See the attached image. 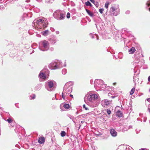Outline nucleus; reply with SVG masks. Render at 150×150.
<instances>
[{"instance_id": "15", "label": "nucleus", "mask_w": 150, "mask_h": 150, "mask_svg": "<svg viewBox=\"0 0 150 150\" xmlns=\"http://www.w3.org/2000/svg\"><path fill=\"white\" fill-rule=\"evenodd\" d=\"M100 87H99V88L101 90H107V89L106 88L107 87H106V85L103 83V84L101 85Z\"/></svg>"}, {"instance_id": "45", "label": "nucleus", "mask_w": 150, "mask_h": 150, "mask_svg": "<svg viewBox=\"0 0 150 150\" xmlns=\"http://www.w3.org/2000/svg\"><path fill=\"white\" fill-rule=\"evenodd\" d=\"M50 29L52 31H54V29L53 28H51Z\"/></svg>"}, {"instance_id": "58", "label": "nucleus", "mask_w": 150, "mask_h": 150, "mask_svg": "<svg viewBox=\"0 0 150 150\" xmlns=\"http://www.w3.org/2000/svg\"><path fill=\"white\" fill-rule=\"evenodd\" d=\"M37 1L41 2L42 1V0H36Z\"/></svg>"}, {"instance_id": "63", "label": "nucleus", "mask_w": 150, "mask_h": 150, "mask_svg": "<svg viewBox=\"0 0 150 150\" xmlns=\"http://www.w3.org/2000/svg\"><path fill=\"white\" fill-rule=\"evenodd\" d=\"M81 125L80 124V125H79V129L80 128V127H81Z\"/></svg>"}, {"instance_id": "7", "label": "nucleus", "mask_w": 150, "mask_h": 150, "mask_svg": "<svg viewBox=\"0 0 150 150\" xmlns=\"http://www.w3.org/2000/svg\"><path fill=\"white\" fill-rule=\"evenodd\" d=\"M55 81L52 80H49L45 83V88L48 91H51L53 90V88L54 86V83Z\"/></svg>"}, {"instance_id": "28", "label": "nucleus", "mask_w": 150, "mask_h": 150, "mask_svg": "<svg viewBox=\"0 0 150 150\" xmlns=\"http://www.w3.org/2000/svg\"><path fill=\"white\" fill-rule=\"evenodd\" d=\"M134 90L135 88H132L131 90L130 91V95H132L134 92Z\"/></svg>"}, {"instance_id": "61", "label": "nucleus", "mask_w": 150, "mask_h": 150, "mask_svg": "<svg viewBox=\"0 0 150 150\" xmlns=\"http://www.w3.org/2000/svg\"><path fill=\"white\" fill-rule=\"evenodd\" d=\"M78 113H79V112H78V111H77V112H76V114H78Z\"/></svg>"}, {"instance_id": "59", "label": "nucleus", "mask_w": 150, "mask_h": 150, "mask_svg": "<svg viewBox=\"0 0 150 150\" xmlns=\"http://www.w3.org/2000/svg\"><path fill=\"white\" fill-rule=\"evenodd\" d=\"M65 63H65V64L64 65V66L65 67H66V64H65Z\"/></svg>"}, {"instance_id": "64", "label": "nucleus", "mask_w": 150, "mask_h": 150, "mask_svg": "<svg viewBox=\"0 0 150 150\" xmlns=\"http://www.w3.org/2000/svg\"><path fill=\"white\" fill-rule=\"evenodd\" d=\"M1 6H0V9H1Z\"/></svg>"}, {"instance_id": "13", "label": "nucleus", "mask_w": 150, "mask_h": 150, "mask_svg": "<svg viewBox=\"0 0 150 150\" xmlns=\"http://www.w3.org/2000/svg\"><path fill=\"white\" fill-rule=\"evenodd\" d=\"M44 70H43L42 71H40L39 75V77L40 78L43 79H45L46 78V75L43 73Z\"/></svg>"}, {"instance_id": "54", "label": "nucleus", "mask_w": 150, "mask_h": 150, "mask_svg": "<svg viewBox=\"0 0 150 150\" xmlns=\"http://www.w3.org/2000/svg\"><path fill=\"white\" fill-rule=\"evenodd\" d=\"M85 122L84 121H81V123H84Z\"/></svg>"}, {"instance_id": "23", "label": "nucleus", "mask_w": 150, "mask_h": 150, "mask_svg": "<svg viewBox=\"0 0 150 150\" xmlns=\"http://www.w3.org/2000/svg\"><path fill=\"white\" fill-rule=\"evenodd\" d=\"M63 107L65 109H68L69 108L70 105L68 104L64 103L63 104Z\"/></svg>"}, {"instance_id": "4", "label": "nucleus", "mask_w": 150, "mask_h": 150, "mask_svg": "<svg viewBox=\"0 0 150 150\" xmlns=\"http://www.w3.org/2000/svg\"><path fill=\"white\" fill-rule=\"evenodd\" d=\"M63 67L62 62L56 59L52 61L49 66V68L51 69H56Z\"/></svg>"}, {"instance_id": "42", "label": "nucleus", "mask_w": 150, "mask_h": 150, "mask_svg": "<svg viewBox=\"0 0 150 150\" xmlns=\"http://www.w3.org/2000/svg\"><path fill=\"white\" fill-rule=\"evenodd\" d=\"M83 108H85V109L86 110H88V108L86 107V105H83Z\"/></svg>"}, {"instance_id": "35", "label": "nucleus", "mask_w": 150, "mask_h": 150, "mask_svg": "<svg viewBox=\"0 0 150 150\" xmlns=\"http://www.w3.org/2000/svg\"><path fill=\"white\" fill-rule=\"evenodd\" d=\"M109 2L107 1L105 3V7L106 8H108V5H109Z\"/></svg>"}, {"instance_id": "2", "label": "nucleus", "mask_w": 150, "mask_h": 150, "mask_svg": "<svg viewBox=\"0 0 150 150\" xmlns=\"http://www.w3.org/2000/svg\"><path fill=\"white\" fill-rule=\"evenodd\" d=\"M71 83L70 82L67 83L64 86V90L62 95V97L64 100L66 99L67 96H68L72 91V87Z\"/></svg>"}, {"instance_id": "62", "label": "nucleus", "mask_w": 150, "mask_h": 150, "mask_svg": "<svg viewBox=\"0 0 150 150\" xmlns=\"http://www.w3.org/2000/svg\"><path fill=\"white\" fill-rule=\"evenodd\" d=\"M54 99H55L54 98V97H53V98H52V100H54Z\"/></svg>"}, {"instance_id": "10", "label": "nucleus", "mask_w": 150, "mask_h": 150, "mask_svg": "<svg viewBox=\"0 0 150 150\" xmlns=\"http://www.w3.org/2000/svg\"><path fill=\"white\" fill-rule=\"evenodd\" d=\"M103 81L102 80L96 79L94 82V86L96 88H99V87H100L101 85L103 84Z\"/></svg>"}, {"instance_id": "5", "label": "nucleus", "mask_w": 150, "mask_h": 150, "mask_svg": "<svg viewBox=\"0 0 150 150\" xmlns=\"http://www.w3.org/2000/svg\"><path fill=\"white\" fill-rule=\"evenodd\" d=\"M53 16L55 18L60 21L64 19L65 17V14L64 11L57 10L54 12Z\"/></svg>"}, {"instance_id": "3", "label": "nucleus", "mask_w": 150, "mask_h": 150, "mask_svg": "<svg viewBox=\"0 0 150 150\" xmlns=\"http://www.w3.org/2000/svg\"><path fill=\"white\" fill-rule=\"evenodd\" d=\"M47 22L46 21L41 18H38L37 19H35L32 23V25L33 27L35 25L36 27H38V26H40V28H44L47 27V24H46Z\"/></svg>"}, {"instance_id": "46", "label": "nucleus", "mask_w": 150, "mask_h": 150, "mask_svg": "<svg viewBox=\"0 0 150 150\" xmlns=\"http://www.w3.org/2000/svg\"><path fill=\"white\" fill-rule=\"evenodd\" d=\"M148 81L149 82H150V76H149L148 78Z\"/></svg>"}, {"instance_id": "25", "label": "nucleus", "mask_w": 150, "mask_h": 150, "mask_svg": "<svg viewBox=\"0 0 150 150\" xmlns=\"http://www.w3.org/2000/svg\"><path fill=\"white\" fill-rule=\"evenodd\" d=\"M66 133L64 131H62L61 132V135L62 137H64L66 135Z\"/></svg>"}, {"instance_id": "32", "label": "nucleus", "mask_w": 150, "mask_h": 150, "mask_svg": "<svg viewBox=\"0 0 150 150\" xmlns=\"http://www.w3.org/2000/svg\"><path fill=\"white\" fill-rule=\"evenodd\" d=\"M7 121L9 123H11L13 122V120L11 118H9L7 120Z\"/></svg>"}, {"instance_id": "48", "label": "nucleus", "mask_w": 150, "mask_h": 150, "mask_svg": "<svg viewBox=\"0 0 150 150\" xmlns=\"http://www.w3.org/2000/svg\"><path fill=\"white\" fill-rule=\"evenodd\" d=\"M90 1L93 4H94L95 2L94 0H90Z\"/></svg>"}, {"instance_id": "17", "label": "nucleus", "mask_w": 150, "mask_h": 150, "mask_svg": "<svg viewBox=\"0 0 150 150\" xmlns=\"http://www.w3.org/2000/svg\"><path fill=\"white\" fill-rule=\"evenodd\" d=\"M49 41L52 44H55L57 41V39L56 38H51Z\"/></svg>"}, {"instance_id": "40", "label": "nucleus", "mask_w": 150, "mask_h": 150, "mask_svg": "<svg viewBox=\"0 0 150 150\" xmlns=\"http://www.w3.org/2000/svg\"><path fill=\"white\" fill-rule=\"evenodd\" d=\"M70 16V13H68L67 15V17L68 18H69Z\"/></svg>"}, {"instance_id": "19", "label": "nucleus", "mask_w": 150, "mask_h": 150, "mask_svg": "<svg viewBox=\"0 0 150 150\" xmlns=\"http://www.w3.org/2000/svg\"><path fill=\"white\" fill-rule=\"evenodd\" d=\"M42 85L41 84H38L35 87V90L37 91L40 90L42 87Z\"/></svg>"}, {"instance_id": "44", "label": "nucleus", "mask_w": 150, "mask_h": 150, "mask_svg": "<svg viewBox=\"0 0 150 150\" xmlns=\"http://www.w3.org/2000/svg\"><path fill=\"white\" fill-rule=\"evenodd\" d=\"M130 13V12L129 11H127L125 12L127 14H129Z\"/></svg>"}, {"instance_id": "1", "label": "nucleus", "mask_w": 150, "mask_h": 150, "mask_svg": "<svg viewBox=\"0 0 150 150\" xmlns=\"http://www.w3.org/2000/svg\"><path fill=\"white\" fill-rule=\"evenodd\" d=\"M85 102L88 101V105L91 107L94 108L98 106L100 103V100L98 98V96L96 94L88 93L84 98Z\"/></svg>"}, {"instance_id": "37", "label": "nucleus", "mask_w": 150, "mask_h": 150, "mask_svg": "<svg viewBox=\"0 0 150 150\" xmlns=\"http://www.w3.org/2000/svg\"><path fill=\"white\" fill-rule=\"evenodd\" d=\"M127 129V127H124L123 128L122 131L123 132H124L125 131H127L128 129Z\"/></svg>"}, {"instance_id": "24", "label": "nucleus", "mask_w": 150, "mask_h": 150, "mask_svg": "<svg viewBox=\"0 0 150 150\" xmlns=\"http://www.w3.org/2000/svg\"><path fill=\"white\" fill-rule=\"evenodd\" d=\"M85 4L87 6H90V7L92 6V5L91 3L89 1H87V2H86L85 3Z\"/></svg>"}, {"instance_id": "39", "label": "nucleus", "mask_w": 150, "mask_h": 150, "mask_svg": "<svg viewBox=\"0 0 150 150\" xmlns=\"http://www.w3.org/2000/svg\"><path fill=\"white\" fill-rule=\"evenodd\" d=\"M136 133H139L140 131V129H136Z\"/></svg>"}, {"instance_id": "16", "label": "nucleus", "mask_w": 150, "mask_h": 150, "mask_svg": "<svg viewBox=\"0 0 150 150\" xmlns=\"http://www.w3.org/2000/svg\"><path fill=\"white\" fill-rule=\"evenodd\" d=\"M45 139L44 137H42L39 138L38 140V142L40 144H42L44 143L45 142Z\"/></svg>"}, {"instance_id": "20", "label": "nucleus", "mask_w": 150, "mask_h": 150, "mask_svg": "<svg viewBox=\"0 0 150 150\" xmlns=\"http://www.w3.org/2000/svg\"><path fill=\"white\" fill-rule=\"evenodd\" d=\"M49 30H46L42 32L41 33V34L43 35L46 36H47L48 34Z\"/></svg>"}, {"instance_id": "27", "label": "nucleus", "mask_w": 150, "mask_h": 150, "mask_svg": "<svg viewBox=\"0 0 150 150\" xmlns=\"http://www.w3.org/2000/svg\"><path fill=\"white\" fill-rule=\"evenodd\" d=\"M146 4L147 5V6L149 7L148 9L149 11H150V0L149 1H148L147 3Z\"/></svg>"}, {"instance_id": "47", "label": "nucleus", "mask_w": 150, "mask_h": 150, "mask_svg": "<svg viewBox=\"0 0 150 150\" xmlns=\"http://www.w3.org/2000/svg\"><path fill=\"white\" fill-rule=\"evenodd\" d=\"M146 100H147V101H148V102L150 103V98H147L146 99Z\"/></svg>"}, {"instance_id": "53", "label": "nucleus", "mask_w": 150, "mask_h": 150, "mask_svg": "<svg viewBox=\"0 0 150 150\" xmlns=\"http://www.w3.org/2000/svg\"><path fill=\"white\" fill-rule=\"evenodd\" d=\"M90 82L91 83H93V80H90Z\"/></svg>"}, {"instance_id": "31", "label": "nucleus", "mask_w": 150, "mask_h": 150, "mask_svg": "<svg viewBox=\"0 0 150 150\" xmlns=\"http://www.w3.org/2000/svg\"><path fill=\"white\" fill-rule=\"evenodd\" d=\"M106 111L108 115H110L111 114V111L110 109H108L106 110Z\"/></svg>"}, {"instance_id": "49", "label": "nucleus", "mask_w": 150, "mask_h": 150, "mask_svg": "<svg viewBox=\"0 0 150 150\" xmlns=\"http://www.w3.org/2000/svg\"><path fill=\"white\" fill-rule=\"evenodd\" d=\"M146 118H144L143 121L144 122H146Z\"/></svg>"}, {"instance_id": "60", "label": "nucleus", "mask_w": 150, "mask_h": 150, "mask_svg": "<svg viewBox=\"0 0 150 150\" xmlns=\"http://www.w3.org/2000/svg\"><path fill=\"white\" fill-rule=\"evenodd\" d=\"M50 49L51 50H53V48H52V47H51L50 48Z\"/></svg>"}, {"instance_id": "21", "label": "nucleus", "mask_w": 150, "mask_h": 150, "mask_svg": "<svg viewBox=\"0 0 150 150\" xmlns=\"http://www.w3.org/2000/svg\"><path fill=\"white\" fill-rule=\"evenodd\" d=\"M86 11L90 16L91 17H93V13L91 11L87 9H86Z\"/></svg>"}, {"instance_id": "8", "label": "nucleus", "mask_w": 150, "mask_h": 150, "mask_svg": "<svg viewBox=\"0 0 150 150\" xmlns=\"http://www.w3.org/2000/svg\"><path fill=\"white\" fill-rule=\"evenodd\" d=\"M120 9L117 8H116L114 6H112L110 8V13L111 15L114 16H117L120 13Z\"/></svg>"}, {"instance_id": "12", "label": "nucleus", "mask_w": 150, "mask_h": 150, "mask_svg": "<svg viewBox=\"0 0 150 150\" xmlns=\"http://www.w3.org/2000/svg\"><path fill=\"white\" fill-rule=\"evenodd\" d=\"M110 133L112 137H115L117 136V133L115 129H110Z\"/></svg>"}, {"instance_id": "11", "label": "nucleus", "mask_w": 150, "mask_h": 150, "mask_svg": "<svg viewBox=\"0 0 150 150\" xmlns=\"http://www.w3.org/2000/svg\"><path fill=\"white\" fill-rule=\"evenodd\" d=\"M101 104L103 106L106 107L110 104V101L107 99L103 100L101 101Z\"/></svg>"}, {"instance_id": "38", "label": "nucleus", "mask_w": 150, "mask_h": 150, "mask_svg": "<svg viewBox=\"0 0 150 150\" xmlns=\"http://www.w3.org/2000/svg\"><path fill=\"white\" fill-rule=\"evenodd\" d=\"M104 9L103 8H100L99 9V12L101 13V14H102L103 11H104Z\"/></svg>"}, {"instance_id": "14", "label": "nucleus", "mask_w": 150, "mask_h": 150, "mask_svg": "<svg viewBox=\"0 0 150 150\" xmlns=\"http://www.w3.org/2000/svg\"><path fill=\"white\" fill-rule=\"evenodd\" d=\"M89 35L91 37L92 39L95 38H96L97 40H98L99 39V37L98 35L96 34L91 33Z\"/></svg>"}, {"instance_id": "57", "label": "nucleus", "mask_w": 150, "mask_h": 150, "mask_svg": "<svg viewBox=\"0 0 150 150\" xmlns=\"http://www.w3.org/2000/svg\"><path fill=\"white\" fill-rule=\"evenodd\" d=\"M135 77H133V81L134 82H135Z\"/></svg>"}, {"instance_id": "52", "label": "nucleus", "mask_w": 150, "mask_h": 150, "mask_svg": "<svg viewBox=\"0 0 150 150\" xmlns=\"http://www.w3.org/2000/svg\"><path fill=\"white\" fill-rule=\"evenodd\" d=\"M148 110H149V112L150 113V106H149L148 108Z\"/></svg>"}, {"instance_id": "50", "label": "nucleus", "mask_w": 150, "mask_h": 150, "mask_svg": "<svg viewBox=\"0 0 150 150\" xmlns=\"http://www.w3.org/2000/svg\"><path fill=\"white\" fill-rule=\"evenodd\" d=\"M59 31H56V34H59Z\"/></svg>"}, {"instance_id": "18", "label": "nucleus", "mask_w": 150, "mask_h": 150, "mask_svg": "<svg viewBox=\"0 0 150 150\" xmlns=\"http://www.w3.org/2000/svg\"><path fill=\"white\" fill-rule=\"evenodd\" d=\"M116 115L118 117H120L122 116L123 114L120 110H118L116 112Z\"/></svg>"}, {"instance_id": "29", "label": "nucleus", "mask_w": 150, "mask_h": 150, "mask_svg": "<svg viewBox=\"0 0 150 150\" xmlns=\"http://www.w3.org/2000/svg\"><path fill=\"white\" fill-rule=\"evenodd\" d=\"M68 116L74 122H75L74 121L73 119H74V117L73 116L71 115H68Z\"/></svg>"}, {"instance_id": "33", "label": "nucleus", "mask_w": 150, "mask_h": 150, "mask_svg": "<svg viewBox=\"0 0 150 150\" xmlns=\"http://www.w3.org/2000/svg\"><path fill=\"white\" fill-rule=\"evenodd\" d=\"M54 0H47L46 2L47 3H52L54 1Z\"/></svg>"}, {"instance_id": "51", "label": "nucleus", "mask_w": 150, "mask_h": 150, "mask_svg": "<svg viewBox=\"0 0 150 150\" xmlns=\"http://www.w3.org/2000/svg\"><path fill=\"white\" fill-rule=\"evenodd\" d=\"M81 115H79L76 117H78V118H79L81 117Z\"/></svg>"}, {"instance_id": "56", "label": "nucleus", "mask_w": 150, "mask_h": 150, "mask_svg": "<svg viewBox=\"0 0 150 150\" xmlns=\"http://www.w3.org/2000/svg\"><path fill=\"white\" fill-rule=\"evenodd\" d=\"M139 150H145V149L144 148H142Z\"/></svg>"}, {"instance_id": "36", "label": "nucleus", "mask_w": 150, "mask_h": 150, "mask_svg": "<svg viewBox=\"0 0 150 150\" xmlns=\"http://www.w3.org/2000/svg\"><path fill=\"white\" fill-rule=\"evenodd\" d=\"M94 4L97 7H98L99 6V3L97 1H95Z\"/></svg>"}, {"instance_id": "43", "label": "nucleus", "mask_w": 150, "mask_h": 150, "mask_svg": "<svg viewBox=\"0 0 150 150\" xmlns=\"http://www.w3.org/2000/svg\"><path fill=\"white\" fill-rule=\"evenodd\" d=\"M127 127V129H132V125H130L129 127Z\"/></svg>"}, {"instance_id": "34", "label": "nucleus", "mask_w": 150, "mask_h": 150, "mask_svg": "<svg viewBox=\"0 0 150 150\" xmlns=\"http://www.w3.org/2000/svg\"><path fill=\"white\" fill-rule=\"evenodd\" d=\"M34 11H36V12L37 13L39 12L40 11V9L38 8H34Z\"/></svg>"}, {"instance_id": "9", "label": "nucleus", "mask_w": 150, "mask_h": 150, "mask_svg": "<svg viewBox=\"0 0 150 150\" xmlns=\"http://www.w3.org/2000/svg\"><path fill=\"white\" fill-rule=\"evenodd\" d=\"M131 147L126 145H121L119 146L116 150H130Z\"/></svg>"}, {"instance_id": "55", "label": "nucleus", "mask_w": 150, "mask_h": 150, "mask_svg": "<svg viewBox=\"0 0 150 150\" xmlns=\"http://www.w3.org/2000/svg\"><path fill=\"white\" fill-rule=\"evenodd\" d=\"M70 97H72V98H73V95H71V94H70Z\"/></svg>"}, {"instance_id": "30", "label": "nucleus", "mask_w": 150, "mask_h": 150, "mask_svg": "<svg viewBox=\"0 0 150 150\" xmlns=\"http://www.w3.org/2000/svg\"><path fill=\"white\" fill-rule=\"evenodd\" d=\"M35 98V94H33V96H30V99H34Z\"/></svg>"}, {"instance_id": "6", "label": "nucleus", "mask_w": 150, "mask_h": 150, "mask_svg": "<svg viewBox=\"0 0 150 150\" xmlns=\"http://www.w3.org/2000/svg\"><path fill=\"white\" fill-rule=\"evenodd\" d=\"M49 47V43L46 40H43L39 43V48L41 51H47L48 50Z\"/></svg>"}, {"instance_id": "41", "label": "nucleus", "mask_w": 150, "mask_h": 150, "mask_svg": "<svg viewBox=\"0 0 150 150\" xmlns=\"http://www.w3.org/2000/svg\"><path fill=\"white\" fill-rule=\"evenodd\" d=\"M87 114H85L82 115H81V117L82 118H85L86 117V116H87Z\"/></svg>"}, {"instance_id": "26", "label": "nucleus", "mask_w": 150, "mask_h": 150, "mask_svg": "<svg viewBox=\"0 0 150 150\" xmlns=\"http://www.w3.org/2000/svg\"><path fill=\"white\" fill-rule=\"evenodd\" d=\"M67 72V70L65 69H64L62 70V73L64 75L65 74H66Z\"/></svg>"}, {"instance_id": "22", "label": "nucleus", "mask_w": 150, "mask_h": 150, "mask_svg": "<svg viewBox=\"0 0 150 150\" xmlns=\"http://www.w3.org/2000/svg\"><path fill=\"white\" fill-rule=\"evenodd\" d=\"M135 48L134 47H132L129 50V54H133L135 52Z\"/></svg>"}]
</instances>
